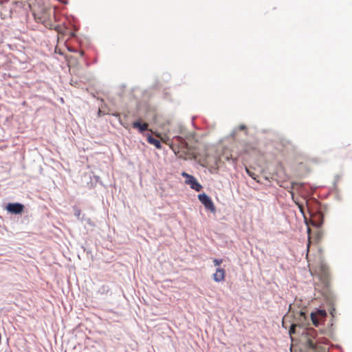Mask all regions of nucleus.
<instances>
[{
	"instance_id": "f257e3e1",
	"label": "nucleus",
	"mask_w": 352,
	"mask_h": 352,
	"mask_svg": "<svg viewBox=\"0 0 352 352\" xmlns=\"http://www.w3.org/2000/svg\"><path fill=\"white\" fill-rule=\"evenodd\" d=\"M194 133H189L184 135L173 137L170 147L175 154L179 158L187 159L192 155V150L197 142Z\"/></svg>"
},
{
	"instance_id": "f03ea898",
	"label": "nucleus",
	"mask_w": 352,
	"mask_h": 352,
	"mask_svg": "<svg viewBox=\"0 0 352 352\" xmlns=\"http://www.w3.org/2000/svg\"><path fill=\"white\" fill-rule=\"evenodd\" d=\"M33 15L36 21L43 24L49 29H54L58 32L60 30V25L56 22L55 8L50 5L43 4L34 6Z\"/></svg>"
},
{
	"instance_id": "7ed1b4c3",
	"label": "nucleus",
	"mask_w": 352,
	"mask_h": 352,
	"mask_svg": "<svg viewBox=\"0 0 352 352\" xmlns=\"http://www.w3.org/2000/svg\"><path fill=\"white\" fill-rule=\"evenodd\" d=\"M307 338L309 352H326L329 341L327 338L320 336L315 329L307 330Z\"/></svg>"
},
{
	"instance_id": "20e7f679",
	"label": "nucleus",
	"mask_w": 352,
	"mask_h": 352,
	"mask_svg": "<svg viewBox=\"0 0 352 352\" xmlns=\"http://www.w3.org/2000/svg\"><path fill=\"white\" fill-rule=\"evenodd\" d=\"M197 161L203 167L215 168L218 166L220 159L211 153L206 151L197 156Z\"/></svg>"
},
{
	"instance_id": "39448f33",
	"label": "nucleus",
	"mask_w": 352,
	"mask_h": 352,
	"mask_svg": "<svg viewBox=\"0 0 352 352\" xmlns=\"http://www.w3.org/2000/svg\"><path fill=\"white\" fill-rule=\"evenodd\" d=\"M198 199L206 209L209 210L212 212H215V206L210 197L205 193H203L198 195Z\"/></svg>"
},
{
	"instance_id": "423d86ee",
	"label": "nucleus",
	"mask_w": 352,
	"mask_h": 352,
	"mask_svg": "<svg viewBox=\"0 0 352 352\" xmlns=\"http://www.w3.org/2000/svg\"><path fill=\"white\" fill-rule=\"evenodd\" d=\"M182 175L186 179V183L190 185L191 188L195 190L197 192L201 190V185L197 181V179L193 176L184 172L182 173Z\"/></svg>"
},
{
	"instance_id": "0eeeda50",
	"label": "nucleus",
	"mask_w": 352,
	"mask_h": 352,
	"mask_svg": "<svg viewBox=\"0 0 352 352\" xmlns=\"http://www.w3.org/2000/svg\"><path fill=\"white\" fill-rule=\"evenodd\" d=\"M6 3H1L0 15L2 19H5L11 17L12 10L11 5L6 1Z\"/></svg>"
},
{
	"instance_id": "6e6552de",
	"label": "nucleus",
	"mask_w": 352,
	"mask_h": 352,
	"mask_svg": "<svg viewBox=\"0 0 352 352\" xmlns=\"http://www.w3.org/2000/svg\"><path fill=\"white\" fill-rule=\"evenodd\" d=\"M24 206L19 203L9 204L7 206V210L13 214H20L23 212Z\"/></svg>"
},
{
	"instance_id": "1a4fd4ad",
	"label": "nucleus",
	"mask_w": 352,
	"mask_h": 352,
	"mask_svg": "<svg viewBox=\"0 0 352 352\" xmlns=\"http://www.w3.org/2000/svg\"><path fill=\"white\" fill-rule=\"evenodd\" d=\"M212 278H213V280L217 283L223 281L226 278L225 270L221 267H218L216 270L215 273L213 274Z\"/></svg>"
},
{
	"instance_id": "9d476101",
	"label": "nucleus",
	"mask_w": 352,
	"mask_h": 352,
	"mask_svg": "<svg viewBox=\"0 0 352 352\" xmlns=\"http://www.w3.org/2000/svg\"><path fill=\"white\" fill-rule=\"evenodd\" d=\"M132 126L133 128L137 129L140 132L142 133L144 131L148 130V124L146 122L142 123L140 120H138L132 124Z\"/></svg>"
},
{
	"instance_id": "9b49d317",
	"label": "nucleus",
	"mask_w": 352,
	"mask_h": 352,
	"mask_svg": "<svg viewBox=\"0 0 352 352\" xmlns=\"http://www.w3.org/2000/svg\"><path fill=\"white\" fill-rule=\"evenodd\" d=\"M297 320H298V325H303L305 324V321H306L307 318L305 313L302 311H300L296 314Z\"/></svg>"
},
{
	"instance_id": "f8f14e48",
	"label": "nucleus",
	"mask_w": 352,
	"mask_h": 352,
	"mask_svg": "<svg viewBox=\"0 0 352 352\" xmlns=\"http://www.w3.org/2000/svg\"><path fill=\"white\" fill-rule=\"evenodd\" d=\"M147 141L148 143L153 144L158 149L162 148L160 142L158 140L153 138L151 135H148Z\"/></svg>"
},
{
	"instance_id": "ddd939ff",
	"label": "nucleus",
	"mask_w": 352,
	"mask_h": 352,
	"mask_svg": "<svg viewBox=\"0 0 352 352\" xmlns=\"http://www.w3.org/2000/svg\"><path fill=\"white\" fill-rule=\"evenodd\" d=\"M247 173L254 179H256V174L252 171H250L248 168H245Z\"/></svg>"
},
{
	"instance_id": "4468645a",
	"label": "nucleus",
	"mask_w": 352,
	"mask_h": 352,
	"mask_svg": "<svg viewBox=\"0 0 352 352\" xmlns=\"http://www.w3.org/2000/svg\"><path fill=\"white\" fill-rule=\"evenodd\" d=\"M223 262V260L222 259H217V258H214L213 260V263L215 266H219Z\"/></svg>"
},
{
	"instance_id": "2eb2a0df",
	"label": "nucleus",
	"mask_w": 352,
	"mask_h": 352,
	"mask_svg": "<svg viewBox=\"0 0 352 352\" xmlns=\"http://www.w3.org/2000/svg\"><path fill=\"white\" fill-rule=\"evenodd\" d=\"M320 267L321 272L324 274H326L327 270V266L324 263H321L320 265Z\"/></svg>"
},
{
	"instance_id": "dca6fc26",
	"label": "nucleus",
	"mask_w": 352,
	"mask_h": 352,
	"mask_svg": "<svg viewBox=\"0 0 352 352\" xmlns=\"http://www.w3.org/2000/svg\"><path fill=\"white\" fill-rule=\"evenodd\" d=\"M311 320H312V322L313 323L317 326L318 324V321L317 320V318H316V316L312 313L311 314Z\"/></svg>"
},
{
	"instance_id": "f3484780",
	"label": "nucleus",
	"mask_w": 352,
	"mask_h": 352,
	"mask_svg": "<svg viewBox=\"0 0 352 352\" xmlns=\"http://www.w3.org/2000/svg\"><path fill=\"white\" fill-rule=\"evenodd\" d=\"M297 325H298L297 324H294V323L291 325V327L289 329V334L290 335L295 333V328Z\"/></svg>"
},
{
	"instance_id": "a211bd4d",
	"label": "nucleus",
	"mask_w": 352,
	"mask_h": 352,
	"mask_svg": "<svg viewBox=\"0 0 352 352\" xmlns=\"http://www.w3.org/2000/svg\"><path fill=\"white\" fill-rule=\"evenodd\" d=\"M74 212H75V215L77 217H79L80 215V212H81L79 208H76L74 209Z\"/></svg>"
},
{
	"instance_id": "6ab92c4d",
	"label": "nucleus",
	"mask_w": 352,
	"mask_h": 352,
	"mask_svg": "<svg viewBox=\"0 0 352 352\" xmlns=\"http://www.w3.org/2000/svg\"><path fill=\"white\" fill-rule=\"evenodd\" d=\"M301 212H303V206L302 204H297Z\"/></svg>"
},
{
	"instance_id": "aec40b11",
	"label": "nucleus",
	"mask_w": 352,
	"mask_h": 352,
	"mask_svg": "<svg viewBox=\"0 0 352 352\" xmlns=\"http://www.w3.org/2000/svg\"><path fill=\"white\" fill-rule=\"evenodd\" d=\"M239 129H240L241 130H244V129H246V126H245V125H241V126H239Z\"/></svg>"
},
{
	"instance_id": "412c9836",
	"label": "nucleus",
	"mask_w": 352,
	"mask_h": 352,
	"mask_svg": "<svg viewBox=\"0 0 352 352\" xmlns=\"http://www.w3.org/2000/svg\"><path fill=\"white\" fill-rule=\"evenodd\" d=\"M180 133H181V134L184 135V134L183 133V130H182V129H181Z\"/></svg>"
},
{
	"instance_id": "4be33fe9",
	"label": "nucleus",
	"mask_w": 352,
	"mask_h": 352,
	"mask_svg": "<svg viewBox=\"0 0 352 352\" xmlns=\"http://www.w3.org/2000/svg\"><path fill=\"white\" fill-rule=\"evenodd\" d=\"M162 142L166 143V142L164 140H163L162 138Z\"/></svg>"
},
{
	"instance_id": "5701e85b",
	"label": "nucleus",
	"mask_w": 352,
	"mask_h": 352,
	"mask_svg": "<svg viewBox=\"0 0 352 352\" xmlns=\"http://www.w3.org/2000/svg\"><path fill=\"white\" fill-rule=\"evenodd\" d=\"M309 243H308L307 245V249L309 250Z\"/></svg>"
},
{
	"instance_id": "b1692460",
	"label": "nucleus",
	"mask_w": 352,
	"mask_h": 352,
	"mask_svg": "<svg viewBox=\"0 0 352 352\" xmlns=\"http://www.w3.org/2000/svg\"><path fill=\"white\" fill-rule=\"evenodd\" d=\"M284 322H285V318H283V324H284Z\"/></svg>"
}]
</instances>
